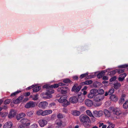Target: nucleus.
Listing matches in <instances>:
<instances>
[{"mask_svg":"<svg viewBox=\"0 0 128 128\" xmlns=\"http://www.w3.org/2000/svg\"><path fill=\"white\" fill-rule=\"evenodd\" d=\"M72 114L73 115L77 116L80 115V112L78 111L75 110L72 112Z\"/></svg>","mask_w":128,"mask_h":128,"instance_id":"obj_26","label":"nucleus"},{"mask_svg":"<svg viewBox=\"0 0 128 128\" xmlns=\"http://www.w3.org/2000/svg\"><path fill=\"white\" fill-rule=\"evenodd\" d=\"M78 101L80 102H82L85 98V96L81 94L80 95H78Z\"/></svg>","mask_w":128,"mask_h":128,"instance_id":"obj_22","label":"nucleus"},{"mask_svg":"<svg viewBox=\"0 0 128 128\" xmlns=\"http://www.w3.org/2000/svg\"><path fill=\"white\" fill-rule=\"evenodd\" d=\"M36 106V102L32 101L29 102L27 103L25 106V107L26 108H33Z\"/></svg>","mask_w":128,"mask_h":128,"instance_id":"obj_8","label":"nucleus"},{"mask_svg":"<svg viewBox=\"0 0 128 128\" xmlns=\"http://www.w3.org/2000/svg\"><path fill=\"white\" fill-rule=\"evenodd\" d=\"M105 116L106 117H110L111 118V115L110 112L107 110H104Z\"/></svg>","mask_w":128,"mask_h":128,"instance_id":"obj_25","label":"nucleus"},{"mask_svg":"<svg viewBox=\"0 0 128 128\" xmlns=\"http://www.w3.org/2000/svg\"><path fill=\"white\" fill-rule=\"evenodd\" d=\"M102 78L103 80H108V77L107 76H104Z\"/></svg>","mask_w":128,"mask_h":128,"instance_id":"obj_60","label":"nucleus"},{"mask_svg":"<svg viewBox=\"0 0 128 128\" xmlns=\"http://www.w3.org/2000/svg\"><path fill=\"white\" fill-rule=\"evenodd\" d=\"M22 124L20 126L19 128H29L30 124V120L26 118H24L20 120Z\"/></svg>","mask_w":128,"mask_h":128,"instance_id":"obj_3","label":"nucleus"},{"mask_svg":"<svg viewBox=\"0 0 128 128\" xmlns=\"http://www.w3.org/2000/svg\"><path fill=\"white\" fill-rule=\"evenodd\" d=\"M55 105V103H53H53H52L50 104H49V106L50 107H51L52 106H54Z\"/></svg>","mask_w":128,"mask_h":128,"instance_id":"obj_59","label":"nucleus"},{"mask_svg":"<svg viewBox=\"0 0 128 128\" xmlns=\"http://www.w3.org/2000/svg\"><path fill=\"white\" fill-rule=\"evenodd\" d=\"M66 98L67 96H63L60 97L58 100V102L62 103L63 106H66L70 104V102L67 100Z\"/></svg>","mask_w":128,"mask_h":128,"instance_id":"obj_4","label":"nucleus"},{"mask_svg":"<svg viewBox=\"0 0 128 128\" xmlns=\"http://www.w3.org/2000/svg\"><path fill=\"white\" fill-rule=\"evenodd\" d=\"M34 87H35V85H33L31 86H30L29 87H28V88H26V90H28Z\"/></svg>","mask_w":128,"mask_h":128,"instance_id":"obj_58","label":"nucleus"},{"mask_svg":"<svg viewBox=\"0 0 128 128\" xmlns=\"http://www.w3.org/2000/svg\"><path fill=\"white\" fill-rule=\"evenodd\" d=\"M95 76V75H90V76H88V77L87 76V78L86 77V78H91L94 77Z\"/></svg>","mask_w":128,"mask_h":128,"instance_id":"obj_52","label":"nucleus"},{"mask_svg":"<svg viewBox=\"0 0 128 128\" xmlns=\"http://www.w3.org/2000/svg\"><path fill=\"white\" fill-rule=\"evenodd\" d=\"M103 74H102V73H100L97 75V77L98 78H101Z\"/></svg>","mask_w":128,"mask_h":128,"instance_id":"obj_49","label":"nucleus"},{"mask_svg":"<svg viewBox=\"0 0 128 128\" xmlns=\"http://www.w3.org/2000/svg\"><path fill=\"white\" fill-rule=\"evenodd\" d=\"M38 98V95L36 94L33 96L32 100H37Z\"/></svg>","mask_w":128,"mask_h":128,"instance_id":"obj_36","label":"nucleus"},{"mask_svg":"<svg viewBox=\"0 0 128 128\" xmlns=\"http://www.w3.org/2000/svg\"><path fill=\"white\" fill-rule=\"evenodd\" d=\"M98 94H101L102 95L104 93V90L102 89H99L98 90Z\"/></svg>","mask_w":128,"mask_h":128,"instance_id":"obj_35","label":"nucleus"},{"mask_svg":"<svg viewBox=\"0 0 128 128\" xmlns=\"http://www.w3.org/2000/svg\"><path fill=\"white\" fill-rule=\"evenodd\" d=\"M116 72H117L116 70L110 72H109L107 73V74L111 76L113 75L116 73Z\"/></svg>","mask_w":128,"mask_h":128,"instance_id":"obj_32","label":"nucleus"},{"mask_svg":"<svg viewBox=\"0 0 128 128\" xmlns=\"http://www.w3.org/2000/svg\"><path fill=\"white\" fill-rule=\"evenodd\" d=\"M117 72L119 74H120L123 72L124 71V70L122 69H117Z\"/></svg>","mask_w":128,"mask_h":128,"instance_id":"obj_40","label":"nucleus"},{"mask_svg":"<svg viewBox=\"0 0 128 128\" xmlns=\"http://www.w3.org/2000/svg\"><path fill=\"white\" fill-rule=\"evenodd\" d=\"M12 126V123L11 122H6L3 126L4 128H10Z\"/></svg>","mask_w":128,"mask_h":128,"instance_id":"obj_20","label":"nucleus"},{"mask_svg":"<svg viewBox=\"0 0 128 128\" xmlns=\"http://www.w3.org/2000/svg\"><path fill=\"white\" fill-rule=\"evenodd\" d=\"M41 88L40 86H37L36 87L34 88L33 89V92H36L38 91Z\"/></svg>","mask_w":128,"mask_h":128,"instance_id":"obj_33","label":"nucleus"},{"mask_svg":"<svg viewBox=\"0 0 128 128\" xmlns=\"http://www.w3.org/2000/svg\"><path fill=\"white\" fill-rule=\"evenodd\" d=\"M88 96L90 98H92L94 96L93 94L91 93V92L90 91V93L88 95Z\"/></svg>","mask_w":128,"mask_h":128,"instance_id":"obj_38","label":"nucleus"},{"mask_svg":"<svg viewBox=\"0 0 128 128\" xmlns=\"http://www.w3.org/2000/svg\"><path fill=\"white\" fill-rule=\"evenodd\" d=\"M111 110L112 112V114L111 116V119L116 120L117 118V116L121 113L120 109L118 108H112Z\"/></svg>","mask_w":128,"mask_h":128,"instance_id":"obj_2","label":"nucleus"},{"mask_svg":"<svg viewBox=\"0 0 128 128\" xmlns=\"http://www.w3.org/2000/svg\"><path fill=\"white\" fill-rule=\"evenodd\" d=\"M108 92L109 94L110 95L114 92V90L113 88H111L110 90Z\"/></svg>","mask_w":128,"mask_h":128,"instance_id":"obj_41","label":"nucleus"},{"mask_svg":"<svg viewBox=\"0 0 128 128\" xmlns=\"http://www.w3.org/2000/svg\"><path fill=\"white\" fill-rule=\"evenodd\" d=\"M55 124L60 127H64L66 125L65 122H62L61 120L58 119H57L56 120Z\"/></svg>","mask_w":128,"mask_h":128,"instance_id":"obj_10","label":"nucleus"},{"mask_svg":"<svg viewBox=\"0 0 128 128\" xmlns=\"http://www.w3.org/2000/svg\"><path fill=\"white\" fill-rule=\"evenodd\" d=\"M48 105V103L46 101H43L40 102L38 104V107L42 109H44Z\"/></svg>","mask_w":128,"mask_h":128,"instance_id":"obj_11","label":"nucleus"},{"mask_svg":"<svg viewBox=\"0 0 128 128\" xmlns=\"http://www.w3.org/2000/svg\"><path fill=\"white\" fill-rule=\"evenodd\" d=\"M123 107L125 109H126L128 108V101H127L124 104Z\"/></svg>","mask_w":128,"mask_h":128,"instance_id":"obj_34","label":"nucleus"},{"mask_svg":"<svg viewBox=\"0 0 128 128\" xmlns=\"http://www.w3.org/2000/svg\"><path fill=\"white\" fill-rule=\"evenodd\" d=\"M16 110H12L8 115V116L9 118H11L14 117L16 115Z\"/></svg>","mask_w":128,"mask_h":128,"instance_id":"obj_17","label":"nucleus"},{"mask_svg":"<svg viewBox=\"0 0 128 128\" xmlns=\"http://www.w3.org/2000/svg\"><path fill=\"white\" fill-rule=\"evenodd\" d=\"M110 99L112 101L116 102L118 100V97L115 94H112L110 97Z\"/></svg>","mask_w":128,"mask_h":128,"instance_id":"obj_21","label":"nucleus"},{"mask_svg":"<svg viewBox=\"0 0 128 128\" xmlns=\"http://www.w3.org/2000/svg\"><path fill=\"white\" fill-rule=\"evenodd\" d=\"M88 75V74L87 73H86L85 74H81L80 76V78H82L84 77H85Z\"/></svg>","mask_w":128,"mask_h":128,"instance_id":"obj_42","label":"nucleus"},{"mask_svg":"<svg viewBox=\"0 0 128 128\" xmlns=\"http://www.w3.org/2000/svg\"><path fill=\"white\" fill-rule=\"evenodd\" d=\"M116 79V76H114L111 78L110 80V82H112L114 80H115Z\"/></svg>","mask_w":128,"mask_h":128,"instance_id":"obj_51","label":"nucleus"},{"mask_svg":"<svg viewBox=\"0 0 128 128\" xmlns=\"http://www.w3.org/2000/svg\"><path fill=\"white\" fill-rule=\"evenodd\" d=\"M111 104L110 101H107L105 102V104L107 106H109Z\"/></svg>","mask_w":128,"mask_h":128,"instance_id":"obj_53","label":"nucleus"},{"mask_svg":"<svg viewBox=\"0 0 128 128\" xmlns=\"http://www.w3.org/2000/svg\"><path fill=\"white\" fill-rule=\"evenodd\" d=\"M85 104L88 106L90 107L93 104V103L92 101L91 100L87 99L85 100Z\"/></svg>","mask_w":128,"mask_h":128,"instance_id":"obj_19","label":"nucleus"},{"mask_svg":"<svg viewBox=\"0 0 128 128\" xmlns=\"http://www.w3.org/2000/svg\"><path fill=\"white\" fill-rule=\"evenodd\" d=\"M11 100L10 99H7L4 102V104H9L11 102Z\"/></svg>","mask_w":128,"mask_h":128,"instance_id":"obj_45","label":"nucleus"},{"mask_svg":"<svg viewBox=\"0 0 128 128\" xmlns=\"http://www.w3.org/2000/svg\"><path fill=\"white\" fill-rule=\"evenodd\" d=\"M68 90V88L67 87H62L58 88L57 90L58 92H60L63 94H66Z\"/></svg>","mask_w":128,"mask_h":128,"instance_id":"obj_9","label":"nucleus"},{"mask_svg":"<svg viewBox=\"0 0 128 128\" xmlns=\"http://www.w3.org/2000/svg\"><path fill=\"white\" fill-rule=\"evenodd\" d=\"M38 123L40 126L43 127L46 126L48 123L47 121L44 119H41L39 120Z\"/></svg>","mask_w":128,"mask_h":128,"instance_id":"obj_14","label":"nucleus"},{"mask_svg":"<svg viewBox=\"0 0 128 128\" xmlns=\"http://www.w3.org/2000/svg\"><path fill=\"white\" fill-rule=\"evenodd\" d=\"M21 92V91L20 90H18L16 92H15L13 93L12 94H11V96H14L16 95V94H17Z\"/></svg>","mask_w":128,"mask_h":128,"instance_id":"obj_47","label":"nucleus"},{"mask_svg":"<svg viewBox=\"0 0 128 128\" xmlns=\"http://www.w3.org/2000/svg\"><path fill=\"white\" fill-rule=\"evenodd\" d=\"M64 85L63 83L62 82L59 83L58 84H56L54 85L50 86L49 85L46 84L43 86V88H46L47 89H48V88H56L58 87L59 86H62Z\"/></svg>","mask_w":128,"mask_h":128,"instance_id":"obj_6","label":"nucleus"},{"mask_svg":"<svg viewBox=\"0 0 128 128\" xmlns=\"http://www.w3.org/2000/svg\"><path fill=\"white\" fill-rule=\"evenodd\" d=\"M73 78V79L75 80H77L78 78V77L76 76H74Z\"/></svg>","mask_w":128,"mask_h":128,"instance_id":"obj_64","label":"nucleus"},{"mask_svg":"<svg viewBox=\"0 0 128 128\" xmlns=\"http://www.w3.org/2000/svg\"><path fill=\"white\" fill-rule=\"evenodd\" d=\"M114 88L117 89L120 87L121 84L120 83L117 82L114 84Z\"/></svg>","mask_w":128,"mask_h":128,"instance_id":"obj_29","label":"nucleus"},{"mask_svg":"<svg viewBox=\"0 0 128 128\" xmlns=\"http://www.w3.org/2000/svg\"><path fill=\"white\" fill-rule=\"evenodd\" d=\"M30 94V93L29 92H28L25 93L24 96H29Z\"/></svg>","mask_w":128,"mask_h":128,"instance_id":"obj_57","label":"nucleus"},{"mask_svg":"<svg viewBox=\"0 0 128 128\" xmlns=\"http://www.w3.org/2000/svg\"><path fill=\"white\" fill-rule=\"evenodd\" d=\"M24 96L22 95L16 99L14 100L13 101V102L15 104L19 103L21 102Z\"/></svg>","mask_w":128,"mask_h":128,"instance_id":"obj_16","label":"nucleus"},{"mask_svg":"<svg viewBox=\"0 0 128 128\" xmlns=\"http://www.w3.org/2000/svg\"><path fill=\"white\" fill-rule=\"evenodd\" d=\"M87 88V87L86 86H85L83 88L82 90V91L83 90H86Z\"/></svg>","mask_w":128,"mask_h":128,"instance_id":"obj_63","label":"nucleus"},{"mask_svg":"<svg viewBox=\"0 0 128 128\" xmlns=\"http://www.w3.org/2000/svg\"><path fill=\"white\" fill-rule=\"evenodd\" d=\"M33 113L34 112L33 111H30L26 113V114L27 116L30 117L32 116Z\"/></svg>","mask_w":128,"mask_h":128,"instance_id":"obj_31","label":"nucleus"},{"mask_svg":"<svg viewBox=\"0 0 128 128\" xmlns=\"http://www.w3.org/2000/svg\"><path fill=\"white\" fill-rule=\"evenodd\" d=\"M110 71V70L109 69H107L106 70H103L100 73H102V74H103V73H105L109 71Z\"/></svg>","mask_w":128,"mask_h":128,"instance_id":"obj_54","label":"nucleus"},{"mask_svg":"<svg viewBox=\"0 0 128 128\" xmlns=\"http://www.w3.org/2000/svg\"><path fill=\"white\" fill-rule=\"evenodd\" d=\"M128 66V65L126 64H123L121 65L120 66H119L118 67L119 68H126Z\"/></svg>","mask_w":128,"mask_h":128,"instance_id":"obj_39","label":"nucleus"},{"mask_svg":"<svg viewBox=\"0 0 128 128\" xmlns=\"http://www.w3.org/2000/svg\"><path fill=\"white\" fill-rule=\"evenodd\" d=\"M70 82V80L68 79H65L63 80V82L65 83H67L68 82Z\"/></svg>","mask_w":128,"mask_h":128,"instance_id":"obj_48","label":"nucleus"},{"mask_svg":"<svg viewBox=\"0 0 128 128\" xmlns=\"http://www.w3.org/2000/svg\"><path fill=\"white\" fill-rule=\"evenodd\" d=\"M104 98V96L101 94H97L94 97V100L96 102H100Z\"/></svg>","mask_w":128,"mask_h":128,"instance_id":"obj_7","label":"nucleus"},{"mask_svg":"<svg viewBox=\"0 0 128 128\" xmlns=\"http://www.w3.org/2000/svg\"><path fill=\"white\" fill-rule=\"evenodd\" d=\"M42 111L41 110H40L36 112V114L38 115H42Z\"/></svg>","mask_w":128,"mask_h":128,"instance_id":"obj_44","label":"nucleus"},{"mask_svg":"<svg viewBox=\"0 0 128 128\" xmlns=\"http://www.w3.org/2000/svg\"><path fill=\"white\" fill-rule=\"evenodd\" d=\"M54 128V126L52 124H50L48 126V128Z\"/></svg>","mask_w":128,"mask_h":128,"instance_id":"obj_61","label":"nucleus"},{"mask_svg":"<svg viewBox=\"0 0 128 128\" xmlns=\"http://www.w3.org/2000/svg\"><path fill=\"white\" fill-rule=\"evenodd\" d=\"M124 78H122L120 76L118 78V80L119 81H122L124 80Z\"/></svg>","mask_w":128,"mask_h":128,"instance_id":"obj_55","label":"nucleus"},{"mask_svg":"<svg viewBox=\"0 0 128 128\" xmlns=\"http://www.w3.org/2000/svg\"><path fill=\"white\" fill-rule=\"evenodd\" d=\"M103 113V112L102 110H100L98 111L95 110L93 112L94 116L96 117H99L102 116Z\"/></svg>","mask_w":128,"mask_h":128,"instance_id":"obj_13","label":"nucleus"},{"mask_svg":"<svg viewBox=\"0 0 128 128\" xmlns=\"http://www.w3.org/2000/svg\"><path fill=\"white\" fill-rule=\"evenodd\" d=\"M101 104L100 102H95L94 103L93 105L95 107H97L100 106Z\"/></svg>","mask_w":128,"mask_h":128,"instance_id":"obj_37","label":"nucleus"},{"mask_svg":"<svg viewBox=\"0 0 128 128\" xmlns=\"http://www.w3.org/2000/svg\"><path fill=\"white\" fill-rule=\"evenodd\" d=\"M86 112L87 114L90 117H92V119H93V122L95 121V118L92 115V112L89 110H87L86 111Z\"/></svg>","mask_w":128,"mask_h":128,"instance_id":"obj_23","label":"nucleus"},{"mask_svg":"<svg viewBox=\"0 0 128 128\" xmlns=\"http://www.w3.org/2000/svg\"><path fill=\"white\" fill-rule=\"evenodd\" d=\"M83 92V94L84 95H86L87 93V92L85 90H83L82 91Z\"/></svg>","mask_w":128,"mask_h":128,"instance_id":"obj_62","label":"nucleus"},{"mask_svg":"<svg viewBox=\"0 0 128 128\" xmlns=\"http://www.w3.org/2000/svg\"><path fill=\"white\" fill-rule=\"evenodd\" d=\"M69 101L72 103H76L78 102V98L75 96L71 97L69 99Z\"/></svg>","mask_w":128,"mask_h":128,"instance_id":"obj_15","label":"nucleus"},{"mask_svg":"<svg viewBox=\"0 0 128 128\" xmlns=\"http://www.w3.org/2000/svg\"><path fill=\"white\" fill-rule=\"evenodd\" d=\"M90 91L91 92V93L94 96L95 95L98 94V90L96 89H94Z\"/></svg>","mask_w":128,"mask_h":128,"instance_id":"obj_27","label":"nucleus"},{"mask_svg":"<svg viewBox=\"0 0 128 128\" xmlns=\"http://www.w3.org/2000/svg\"><path fill=\"white\" fill-rule=\"evenodd\" d=\"M107 123L109 125L107 128H113L114 127V124L109 122H108Z\"/></svg>","mask_w":128,"mask_h":128,"instance_id":"obj_30","label":"nucleus"},{"mask_svg":"<svg viewBox=\"0 0 128 128\" xmlns=\"http://www.w3.org/2000/svg\"><path fill=\"white\" fill-rule=\"evenodd\" d=\"M50 89L48 90L45 93H43L42 95V97L44 98H50L52 97V94L54 93V91L51 88Z\"/></svg>","mask_w":128,"mask_h":128,"instance_id":"obj_5","label":"nucleus"},{"mask_svg":"<svg viewBox=\"0 0 128 128\" xmlns=\"http://www.w3.org/2000/svg\"><path fill=\"white\" fill-rule=\"evenodd\" d=\"M92 82V80H87L84 82L81 83V85H88L91 84Z\"/></svg>","mask_w":128,"mask_h":128,"instance_id":"obj_28","label":"nucleus"},{"mask_svg":"<svg viewBox=\"0 0 128 128\" xmlns=\"http://www.w3.org/2000/svg\"><path fill=\"white\" fill-rule=\"evenodd\" d=\"M78 84H75L72 87V91H74L75 92H79L80 90L81 86H77Z\"/></svg>","mask_w":128,"mask_h":128,"instance_id":"obj_12","label":"nucleus"},{"mask_svg":"<svg viewBox=\"0 0 128 128\" xmlns=\"http://www.w3.org/2000/svg\"><path fill=\"white\" fill-rule=\"evenodd\" d=\"M126 76V74L125 73H124V74H120V77H122V78H124Z\"/></svg>","mask_w":128,"mask_h":128,"instance_id":"obj_50","label":"nucleus"},{"mask_svg":"<svg viewBox=\"0 0 128 128\" xmlns=\"http://www.w3.org/2000/svg\"><path fill=\"white\" fill-rule=\"evenodd\" d=\"M52 112V111L51 110H45L43 111H42V116H44L47 115L51 114Z\"/></svg>","mask_w":128,"mask_h":128,"instance_id":"obj_18","label":"nucleus"},{"mask_svg":"<svg viewBox=\"0 0 128 128\" xmlns=\"http://www.w3.org/2000/svg\"><path fill=\"white\" fill-rule=\"evenodd\" d=\"M81 122L83 123L85 128H88L91 126V121L89 117L86 115H81L80 117Z\"/></svg>","mask_w":128,"mask_h":128,"instance_id":"obj_1","label":"nucleus"},{"mask_svg":"<svg viewBox=\"0 0 128 128\" xmlns=\"http://www.w3.org/2000/svg\"><path fill=\"white\" fill-rule=\"evenodd\" d=\"M38 127V125L36 124H34L30 126V128H37Z\"/></svg>","mask_w":128,"mask_h":128,"instance_id":"obj_43","label":"nucleus"},{"mask_svg":"<svg viewBox=\"0 0 128 128\" xmlns=\"http://www.w3.org/2000/svg\"><path fill=\"white\" fill-rule=\"evenodd\" d=\"M57 117L58 118H63V116L62 114L59 113L58 114Z\"/></svg>","mask_w":128,"mask_h":128,"instance_id":"obj_46","label":"nucleus"},{"mask_svg":"<svg viewBox=\"0 0 128 128\" xmlns=\"http://www.w3.org/2000/svg\"><path fill=\"white\" fill-rule=\"evenodd\" d=\"M124 100V98L123 97L121 98L120 100V102L122 103L123 102Z\"/></svg>","mask_w":128,"mask_h":128,"instance_id":"obj_56","label":"nucleus"},{"mask_svg":"<svg viewBox=\"0 0 128 128\" xmlns=\"http://www.w3.org/2000/svg\"><path fill=\"white\" fill-rule=\"evenodd\" d=\"M26 116V114L23 113H21L18 114L16 116L17 119L18 120H20V118L25 117Z\"/></svg>","mask_w":128,"mask_h":128,"instance_id":"obj_24","label":"nucleus"}]
</instances>
